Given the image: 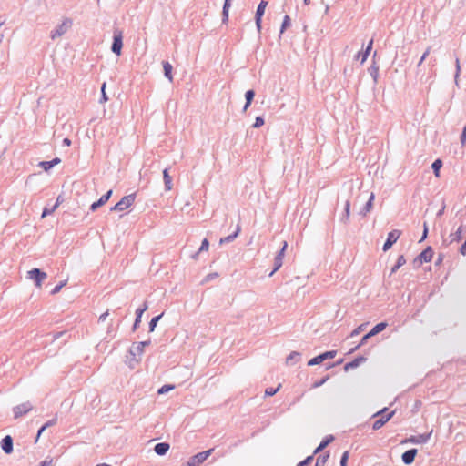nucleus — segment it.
Instances as JSON below:
<instances>
[{
	"instance_id": "obj_56",
	"label": "nucleus",
	"mask_w": 466,
	"mask_h": 466,
	"mask_svg": "<svg viewBox=\"0 0 466 466\" xmlns=\"http://www.w3.org/2000/svg\"><path fill=\"white\" fill-rule=\"evenodd\" d=\"M423 228H424V229L422 231V237L420 239V242L423 241L427 238V234H428V227H427L426 223H424Z\"/></svg>"
},
{
	"instance_id": "obj_50",
	"label": "nucleus",
	"mask_w": 466,
	"mask_h": 466,
	"mask_svg": "<svg viewBox=\"0 0 466 466\" xmlns=\"http://www.w3.org/2000/svg\"><path fill=\"white\" fill-rule=\"evenodd\" d=\"M312 459V456H309L304 461L299 462L297 466H308L311 462Z\"/></svg>"
},
{
	"instance_id": "obj_62",
	"label": "nucleus",
	"mask_w": 466,
	"mask_h": 466,
	"mask_svg": "<svg viewBox=\"0 0 466 466\" xmlns=\"http://www.w3.org/2000/svg\"><path fill=\"white\" fill-rule=\"evenodd\" d=\"M400 268V267L396 264L390 270V274H393L395 273L398 269Z\"/></svg>"
},
{
	"instance_id": "obj_46",
	"label": "nucleus",
	"mask_w": 466,
	"mask_h": 466,
	"mask_svg": "<svg viewBox=\"0 0 466 466\" xmlns=\"http://www.w3.org/2000/svg\"><path fill=\"white\" fill-rule=\"evenodd\" d=\"M175 387L173 385H169V384H167V385H164L162 386L159 390H158V394H165L167 392H168L169 390H173Z\"/></svg>"
},
{
	"instance_id": "obj_16",
	"label": "nucleus",
	"mask_w": 466,
	"mask_h": 466,
	"mask_svg": "<svg viewBox=\"0 0 466 466\" xmlns=\"http://www.w3.org/2000/svg\"><path fill=\"white\" fill-rule=\"evenodd\" d=\"M417 452L418 451L416 449H410L406 451L401 456L403 463L406 465L411 464L414 461Z\"/></svg>"
},
{
	"instance_id": "obj_28",
	"label": "nucleus",
	"mask_w": 466,
	"mask_h": 466,
	"mask_svg": "<svg viewBox=\"0 0 466 466\" xmlns=\"http://www.w3.org/2000/svg\"><path fill=\"white\" fill-rule=\"evenodd\" d=\"M387 325L388 324L386 322L378 323L377 325H375L372 328V329L370 332L371 333L372 336H375L376 334L386 329Z\"/></svg>"
},
{
	"instance_id": "obj_12",
	"label": "nucleus",
	"mask_w": 466,
	"mask_h": 466,
	"mask_svg": "<svg viewBox=\"0 0 466 466\" xmlns=\"http://www.w3.org/2000/svg\"><path fill=\"white\" fill-rule=\"evenodd\" d=\"M150 343H151L150 340H146V341H141V342H138V343L133 345L129 350V354L132 357H136V356L140 357L144 352L145 347L149 346Z\"/></svg>"
},
{
	"instance_id": "obj_49",
	"label": "nucleus",
	"mask_w": 466,
	"mask_h": 466,
	"mask_svg": "<svg viewBox=\"0 0 466 466\" xmlns=\"http://www.w3.org/2000/svg\"><path fill=\"white\" fill-rule=\"evenodd\" d=\"M348 460H349V451H345L342 454L341 459H340V466H347Z\"/></svg>"
},
{
	"instance_id": "obj_48",
	"label": "nucleus",
	"mask_w": 466,
	"mask_h": 466,
	"mask_svg": "<svg viewBox=\"0 0 466 466\" xmlns=\"http://www.w3.org/2000/svg\"><path fill=\"white\" fill-rule=\"evenodd\" d=\"M365 328V324H361L359 327H357L352 332L350 333V337L353 338L357 335H359Z\"/></svg>"
},
{
	"instance_id": "obj_1",
	"label": "nucleus",
	"mask_w": 466,
	"mask_h": 466,
	"mask_svg": "<svg viewBox=\"0 0 466 466\" xmlns=\"http://www.w3.org/2000/svg\"><path fill=\"white\" fill-rule=\"evenodd\" d=\"M73 25V20L68 17H64L61 24H59L54 30L51 31L50 37L55 40L64 35Z\"/></svg>"
},
{
	"instance_id": "obj_29",
	"label": "nucleus",
	"mask_w": 466,
	"mask_h": 466,
	"mask_svg": "<svg viewBox=\"0 0 466 466\" xmlns=\"http://www.w3.org/2000/svg\"><path fill=\"white\" fill-rule=\"evenodd\" d=\"M442 167V161L441 159H436L432 165L431 167L433 169V173L436 177H440V170Z\"/></svg>"
},
{
	"instance_id": "obj_36",
	"label": "nucleus",
	"mask_w": 466,
	"mask_h": 466,
	"mask_svg": "<svg viewBox=\"0 0 466 466\" xmlns=\"http://www.w3.org/2000/svg\"><path fill=\"white\" fill-rule=\"evenodd\" d=\"M289 25H290V17L289 15H285L282 25H281V28H280V35L283 34L284 31L286 30V28H288Z\"/></svg>"
},
{
	"instance_id": "obj_25",
	"label": "nucleus",
	"mask_w": 466,
	"mask_h": 466,
	"mask_svg": "<svg viewBox=\"0 0 466 466\" xmlns=\"http://www.w3.org/2000/svg\"><path fill=\"white\" fill-rule=\"evenodd\" d=\"M163 178H164L166 190L167 191L171 190L172 187H173L172 177L169 176L167 168L164 169V171H163Z\"/></svg>"
},
{
	"instance_id": "obj_33",
	"label": "nucleus",
	"mask_w": 466,
	"mask_h": 466,
	"mask_svg": "<svg viewBox=\"0 0 466 466\" xmlns=\"http://www.w3.org/2000/svg\"><path fill=\"white\" fill-rule=\"evenodd\" d=\"M162 316H163V313L158 315V316H157V317H154L150 320V322H149V331L150 332H153L155 330V328H156L157 322L159 321V319L162 318Z\"/></svg>"
},
{
	"instance_id": "obj_26",
	"label": "nucleus",
	"mask_w": 466,
	"mask_h": 466,
	"mask_svg": "<svg viewBox=\"0 0 466 466\" xmlns=\"http://www.w3.org/2000/svg\"><path fill=\"white\" fill-rule=\"evenodd\" d=\"M300 359V353L297 351H292L286 359V362L288 365L296 364Z\"/></svg>"
},
{
	"instance_id": "obj_61",
	"label": "nucleus",
	"mask_w": 466,
	"mask_h": 466,
	"mask_svg": "<svg viewBox=\"0 0 466 466\" xmlns=\"http://www.w3.org/2000/svg\"><path fill=\"white\" fill-rule=\"evenodd\" d=\"M45 430H46V427L43 425V426L39 429V431H38V432H37V438H39V436L44 432V431H45Z\"/></svg>"
},
{
	"instance_id": "obj_37",
	"label": "nucleus",
	"mask_w": 466,
	"mask_h": 466,
	"mask_svg": "<svg viewBox=\"0 0 466 466\" xmlns=\"http://www.w3.org/2000/svg\"><path fill=\"white\" fill-rule=\"evenodd\" d=\"M106 83H103L102 86H101V98L99 100V102L101 104L106 103V102L108 101V96L106 94Z\"/></svg>"
},
{
	"instance_id": "obj_63",
	"label": "nucleus",
	"mask_w": 466,
	"mask_h": 466,
	"mask_svg": "<svg viewBox=\"0 0 466 466\" xmlns=\"http://www.w3.org/2000/svg\"><path fill=\"white\" fill-rule=\"evenodd\" d=\"M322 450H323V449H320V445H319V446L316 448V450H315L314 453H318V452H319V451H322Z\"/></svg>"
},
{
	"instance_id": "obj_44",
	"label": "nucleus",
	"mask_w": 466,
	"mask_h": 466,
	"mask_svg": "<svg viewBox=\"0 0 466 466\" xmlns=\"http://www.w3.org/2000/svg\"><path fill=\"white\" fill-rule=\"evenodd\" d=\"M66 280L61 281L58 285H56L51 291L52 295L57 294L63 287L66 285Z\"/></svg>"
},
{
	"instance_id": "obj_17",
	"label": "nucleus",
	"mask_w": 466,
	"mask_h": 466,
	"mask_svg": "<svg viewBox=\"0 0 466 466\" xmlns=\"http://www.w3.org/2000/svg\"><path fill=\"white\" fill-rule=\"evenodd\" d=\"M148 306L147 302H144L142 307L136 310V319L133 325V330H136L141 322L143 313L147 309Z\"/></svg>"
},
{
	"instance_id": "obj_8",
	"label": "nucleus",
	"mask_w": 466,
	"mask_h": 466,
	"mask_svg": "<svg viewBox=\"0 0 466 466\" xmlns=\"http://www.w3.org/2000/svg\"><path fill=\"white\" fill-rule=\"evenodd\" d=\"M287 247H288V244L286 241H284L282 248L278 252V254L276 255V257L274 258V268L269 274L270 277L277 270H279L281 268V266L283 264L284 254H285Z\"/></svg>"
},
{
	"instance_id": "obj_6",
	"label": "nucleus",
	"mask_w": 466,
	"mask_h": 466,
	"mask_svg": "<svg viewBox=\"0 0 466 466\" xmlns=\"http://www.w3.org/2000/svg\"><path fill=\"white\" fill-rule=\"evenodd\" d=\"M386 410H387V408H384L380 411L377 412L374 415V416H380V418L374 421L373 426H372L373 430L380 429L387 421H389L392 418L394 411H391L388 414H384Z\"/></svg>"
},
{
	"instance_id": "obj_24",
	"label": "nucleus",
	"mask_w": 466,
	"mask_h": 466,
	"mask_svg": "<svg viewBox=\"0 0 466 466\" xmlns=\"http://www.w3.org/2000/svg\"><path fill=\"white\" fill-rule=\"evenodd\" d=\"M254 96H255V92L252 89L248 90L245 93L246 103H245L244 107H243V111L244 112L247 111V109L250 106Z\"/></svg>"
},
{
	"instance_id": "obj_38",
	"label": "nucleus",
	"mask_w": 466,
	"mask_h": 466,
	"mask_svg": "<svg viewBox=\"0 0 466 466\" xmlns=\"http://www.w3.org/2000/svg\"><path fill=\"white\" fill-rule=\"evenodd\" d=\"M455 67H456V71H455L454 80H455V84L458 85V78L461 74V65H460L459 58L455 59Z\"/></svg>"
},
{
	"instance_id": "obj_3",
	"label": "nucleus",
	"mask_w": 466,
	"mask_h": 466,
	"mask_svg": "<svg viewBox=\"0 0 466 466\" xmlns=\"http://www.w3.org/2000/svg\"><path fill=\"white\" fill-rule=\"evenodd\" d=\"M136 194H130L123 197L114 207L111 208L112 211H123L128 208L134 202Z\"/></svg>"
},
{
	"instance_id": "obj_11",
	"label": "nucleus",
	"mask_w": 466,
	"mask_h": 466,
	"mask_svg": "<svg viewBox=\"0 0 466 466\" xmlns=\"http://www.w3.org/2000/svg\"><path fill=\"white\" fill-rule=\"evenodd\" d=\"M267 5H268V2L265 0H262L259 3V5L257 8V11H256L255 20H256V25H257L258 32H260V30H261V19L265 13V9H266Z\"/></svg>"
},
{
	"instance_id": "obj_23",
	"label": "nucleus",
	"mask_w": 466,
	"mask_h": 466,
	"mask_svg": "<svg viewBox=\"0 0 466 466\" xmlns=\"http://www.w3.org/2000/svg\"><path fill=\"white\" fill-rule=\"evenodd\" d=\"M239 232H240V226L238 225L236 231L233 234L220 238L219 244L222 245V244L232 242L238 236Z\"/></svg>"
},
{
	"instance_id": "obj_52",
	"label": "nucleus",
	"mask_w": 466,
	"mask_h": 466,
	"mask_svg": "<svg viewBox=\"0 0 466 466\" xmlns=\"http://www.w3.org/2000/svg\"><path fill=\"white\" fill-rule=\"evenodd\" d=\"M461 143L462 146L466 144V125L464 126L462 133L461 135Z\"/></svg>"
},
{
	"instance_id": "obj_10",
	"label": "nucleus",
	"mask_w": 466,
	"mask_h": 466,
	"mask_svg": "<svg viewBox=\"0 0 466 466\" xmlns=\"http://www.w3.org/2000/svg\"><path fill=\"white\" fill-rule=\"evenodd\" d=\"M401 232L398 229H394L388 234V238L383 245V251L389 250L392 245L398 240Z\"/></svg>"
},
{
	"instance_id": "obj_45",
	"label": "nucleus",
	"mask_w": 466,
	"mask_h": 466,
	"mask_svg": "<svg viewBox=\"0 0 466 466\" xmlns=\"http://www.w3.org/2000/svg\"><path fill=\"white\" fill-rule=\"evenodd\" d=\"M280 387H281V385L279 384L276 389H273V388L266 389L265 395L266 396H273V395H275L279 390Z\"/></svg>"
},
{
	"instance_id": "obj_55",
	"label": "nucleus",
	"mask_w": 466,
	"mask_h": 466,
	"mask_svg": "<svg viewBox=\"0 0 466 466\" xmlns=\"http://www.w3.org/2000/svg\"><path fill=\"white\" fill-rule=\"evenodd\" d=\"M38 466H53V460L52 459H46Z\"/></svg>"
},
{
	"instance_id": "obj_54",
	"label": "nucleus",
	"mask_w": 466,
	"mask_h": 466,
	"mask_svg": "<svg viewBox=\"0 0 466 466\" xmlns=\"http://www.w3.org/2000/svg\"><path fill=\"white\" fill-rule=\"evenodd\" d=\"M328 379H329V377L327 376V377L323 378L321 380L316 381L313 384V388L320 387L321 385H323L328 380Z\"/></svg>"
},
{
	"instance_id": "obj_47",
	"label": "nucleus",
	"mask_w": 466,
	"mask_h": 466,
	"mask_svg": "<svg viewBox=\"0 0 466 466\" xmlns=\"http://www.w3.org/2000/svg\"><path fill=\"white\" fill-rule=\"evenodd\" d=\"M265 121L262 116H257L253 124V127L258 128L264 125Z\"/></svg>"
},
{
	"instance_id": "obj_59",
	"label": "nucleus",
	"mask_w": 466,
	"mask_h": 466,
	"mask_svg": "<svg viewBox=\"0 0 466 466\" xmlns=\"http://www.w3.org/2000/svg\"><path fill=\"white\" fill-rule=\"evenodd\" d=\"M108 311H106L105 313H103L102 315H100L99 317V321H105L106 317L108 316Z\"/></svg>"
},
{
	"instance_id": "obj_15",
	"label": "nucleus",
	"mask_w": 466,
	"mask_h": 466,
	"mask_svg": "<svg viewBox=\"0 0 466 466\" xmlns=\"http://www.w3.org/2000/svg\"><path fill=\"white\" fill-rule=\"evenodd\" d=\"M1 448L6 454L13 452V439L10 435H6L1 441Z\"/></svg>"
},
{
	"instance_id": "obj_2",
	"label": "nucleus",
	"mask_w": 466,
	"mask_h": 466,
	"mask_svg": "<svg viewBox=\"0 0 466 466\" xmlns=\"http://www.w3.org/2000/svg\"><path fill=\"white\" fill-rule=\"evenodd\" d=\"M123 47V32L119 28H115L113 31V43L111 50L116 55L119 56Z\"/></svg>"
},
{
	"instance_id": "obj_53",
	"label": "nucleus",
	"mask_w": 466,
	"mask_h": 466,
	"mask_svg": "<svg viewBox=\"0 0 466 466\" xmlns=\"http://www.w3.org/2000/svg\"><path fill=\"white\" fill-rule=\"evenodd\" d=\"M405 263H406V259H405L404 256H403V255H400V256L398 258V260H397L396 264L400 268V267H402Z\"/></svg>"
},
{
	"instance_id": "obj_20",
	"label": "nucleus",
	"mask_w": 466,
	"mask_h": 466,
	"mask_svg": "<svg viewBox=\"0 0 466 466\" xmlns=\"http://www.w3.org/2000/svg\"><path fill=\"white\" fill-rule=\"evenodd\" d=\"M169 450V444L166 442H160L155 445L154 451L157 455H165Z\"/></svg>"
},
{
	"instance_id": "obj_39",
	"label": "nucleus",
	"mask_w": 466,
	"mask_h": 466,
	"mask_svg": "<svg viewBox=\"0 0 466 466\" xmlns=\"http://www.w3.org/2000/svg\"><path fill=\"white\" fill-rule=\"evenodd\" d=\"M372 44H373V40H370V43H369V45H368V46H367V48H366V50H365V52H364V53H362V60H361V63H364V62L367 60L368 56H369V54H370V50H371V48H372Z\"/></svg>"
},
{
	"instance_id": "obj_13",
	"label": "nucleus",
	"mask_w": 466,
	"mask_h": 466,
	"mask_svg": "<svg viewBox=\"0 0 466 466\" xmlns=\"http://www.w3.org/2000/svg\"><path fill=\"white\" fill-rule=\"evenodd\" d=\"M432 256L433 250L431 247H428L417 257L414 261H419L420 264H422L423 262H430L432 259Z\"/></svg>"
},
{
	"instance_id": "obj_7",
	"label": "nucleus",
	"mask_w": 466,
	"mask_h": 466,
	"mask_svg": "<svg viewBox=\"0 0 466 466\" xmlns=\"http://www.w3.org/2000/svg\"><path fill=\"white\" fill-rule=\"evenodd\" d=\"M32 410H33V405L31 402H29V401L24 402L22 404H19V405L14 407V409H13L14 417H15V419H18V418L22 417L23 415L28 413Z\"/></svg>"
},
{
	"instance_id": "obj_4",
	"label": "nucleus",
	"mask_w": 466,
	"mask_h": 466,
	"mask_svg": "<svg viewBox=\"0 0 466 466\" xmlns=\"http://www.w3.org/2000/svg\"><path fill=\"white\" fill-rule=\"evenodd\" d=\"M213 451H214V448H211L208 451L198 452V454L192 456L187 462L188 466L200 465L212 454Z\"/></svg>"
},
{
	"instance_id": "obj_41",
	"label": "nucleus",
	"mask_w": 466,
	"mask_h": 466,
	"mask_svg": "<svg viewBox=\"0 0 466 466\" xmlns=\"http://www.w3.org/2000/svg\"><path fill=\"white\" fill-rule=\"evenodd\" d=\"M218 277V274L217 272H214V273H209L208 274L204 279L201 281L202 284H205V283H208L215 279H217Z\"/></svg>"
},
{
	"instance_id": "obj_30",
	"label": "nucleus",
	"mask_w": 466,
	"mask_h": 466,
	"mask_svg": "<svg viewBox=\"0 0 466 466\" xmlns=\"http://www.w3.org/2000/svg\"><path fill=\"white\" fill-rule=\"evenodd\" d=\"M369 73L372 77L374 83L376 84L378 82L379 77V67L375 65L370 66V67L369 68Z\"/></svg>"
},
{
	"instance_id": "obj_40",
	"label": "nucleus",
	"mask_w": 466,
	"mask_h": 466,
	"mask_svg": "<svg viewBox=\"0 0 466 466\" xmlns=\"http://www.w3.org/2000/svg\"><path fill=\"white\" fill-rule=\"evenodd\" d=\"M329 454L318 457L315 466H324L325 463L327 462Z\"/></svg>"
},
{
	"instance_id": "obj_57",
	"label": "nucleus",
	"mask_w": 466,
	"mask_h": 466,
	"mask_svg": "<svg viewBox=\"0 0 466 466\" xmlns=\"http://www.w3.org/2000/svg\"><path fill=\"white\" fill-rule=\"evenodd\" d=\"M431 46H428L425 50V52L423 53V55L421 56L422 57V60H425L427 58V56L430 55L431 53Z\"/></svg>"
},
{
	"instance_id": "obj_51",
	"label": "nucleus",
	"mask_w": 466,
	"mask_h": 466,
	"mask_svg": "<svg viewBox=\"0 0 466 466\" xmlns=\"http://www.w3.org/2000/svg\"><path fill=\"white\" fill-rule=\"evenodd\" d=\"M57 421V416L56 415L55 418H53L52 420H48L47 422H46L44 424V426L46 427V429L51 427V426H54Z\"/></svg>"
},
{
	"instance_id": "obj_31",
	"label": "nucleus",
	"mask_w": 466,
	"mask_h": 466,
	"mask_svg": "<svg viewBox=\"0 0 466 466\" xmlns=\"http://www.w3.org/2000/svg\"><path fill=\"white\" fill-rule=\"evenodd\" d=\"M106 203V200L103 197H101L97 201L94 202L90 206V210L96 211L98 208L104 206Z\"/></svg>"
},
{
	"instance_id": "obj_32",
	"label": "nucleus",
	"mask_w": 466,
	"mask_h": 466,
	"mask_svg": "<svg viewBox=\"0 0 466 466\" xmlns=\"http://www.w3.org/2000/svg\"><path fill=\"white\" fill-rule=\"evenodd\" d=\"M208 248H209V243H208V240L207 238H204L202 243H201V246L199 248V250L198 253H196L195 255L192 256L193 258H196L199 252H203V251H208Z\"/></svg>"
},
{
	"instance_id": "obj_64",
	"label": "nucleus",
	"mask_w": 466,
	"mask_h": 466,
	"mask_svg": "<svg viewBox=\"0 0 466 466\" xmlns=\"http://www.w3.org/2000/svg\"><path fill=\"white\" fill-rule=\"evenodd\" d=\"M424 61H425V60H422V57H420V61H419V62H418V64H417V66H418V67H419V66H421V64H422Z\"/></svg>"
},
{
	"instance_id": "obj_21",
	"label": "nucleus",
	"mask_w": 466,
	"mask_h": 466,
	"mask_svg": "<svg viewBox=\"0 0 466 466\" xmlns=\"http://www.w3.org/2000/svg\"><path fill=\"white\" fill-rule=\"evenodd\" d=\"M350 201L349 199L345 202V208H344V214L340 218V220L344 224H348L350 222Z\"/></svg>"
},
{
	"instance_id": "obj_5",
	"label": "nucleus",
	"mask_w": 466,
	"mask_h": 466,
	"mask_svg": "<svg viewBox=\"0 0 466 466\" xmlns=\"http://www.w3.org/2000/svg\"><path fill=\"white\" fill-rule=\"evenodd\" d=\"M46 277V273L41 271L39 268H33L27 272V279L34 280L37 288H41Z\"/></svg>"
},
{
	"instance_id": "obj_14",
	"label": "nucleus",
	"mask_w": 466,
	"mask_h": 466,
	"mask_svg": "<svg viewBox=\"0 0 466 466\" xmlns=\"http://www.w3.org/2000/svg\"><path fill=\"white\" fill-rule=\"evenodd\" d=\"M431 435V432H430L428 434H420L417 436H411L410 438L403 441L402 443H406V442H411L414 444L426 443L429 441Z\"/></svg>"
},
{
	"instance_id": "obj_60",
	"label": "nucleus",
	"mask_w": 466,
	"mask_h": 466,
	"mask_svg": "<svg viewBox=\"0 0 466 466\" xmlns=\"http://www.w3.org/2000/svg\"><path fill=\"white\" fill-rule=\"evenodd\" d=\"M63 144L65 146H70L71 145V140L67 137H66L64 140H63Z\"/></svg>"
},
{
	"instance_id": "obj_34",
	"label": "nucleus",
	"mask_w": 466,
	"mask_h": 466,
	"mask_svg": "<svg viewBox=\"0 0 466 466\" xmlns=\"http://www.w3.org/2000/svg\"><path fill=\"white\" fill-rule=\"evenodd\" d=\"M57 200H59V198ZM58 205H59V202L56 201V203L53 206L52 208H45L41 217L46 218V216L52 214L57 208Z\"/></svg>"
},
{
	"instance_id": "obj_27",
	"label": "nucleus",
	"mask_w": 466,
	"mask_h": 466,
	"mask_svg": "<svg viewBox=\"0 0 466 466\" xmlns=\"http://www.w3.org/2000/svg\"><path fill=\"white\" fill-rule=\"evenodd\" d=\"M366 359L364 357H359L356 358L351 362H349L345 365L344 369L345 370H348L350 369L357 368L361 362L365 361Z\"/></svg>"
},
{
	"instance_id": "obj_18",
	"label": "nucleus",
	"mask_w": 466,
	"mask_h": 466,
	"mask_svg": "<svg viewBox=\"0 0 466 466\" xmlns=\"http://www.w3.org/2000/svg\"><path fill=\"white\" fill-rule=\"evenodd\" d=\"M374 198H375L374 193H371L369 197V199H368L366 205L360 211V215H361L362 217H365L372 209Z\"/></svg>"
},
{
	"instance_id": "obj_9",
	"label": "nucleus",
	"mask_w": 466,
	"mask_h": 466,
	"mask_svg": "<svg viewBox=\"0 0 466 466\" xmlns=\"http://www.w3.org/2000/svg\"><path fill=\"white\" fill-rule=\"evenodd\" d=\"M336 354H337V351H335V350L326 351V352L319 354V356L311 359L308 362V365L313 366V365L320 364L328 359H333L336 356Z\"/></svg>"
},
{
	"instance_id": "obj_35",
	"label": "nucleus",
	"mask_w": 466,
	"mask_h": 466,
	"mask_svg": "<svg viewBox=\"0 0 466 466\" xmlns=\"http://www.w3.org/2000/svg\"><path fill=\"white\" fill-rule=\"evenodd\" d=\"M462 227H459L457 231L451 235V241H460L461 239Z\"/></svg>"
},
{
	"instance_id": "obj_43",
	"label": "nucleus",
	"mask_w": 466,
	"mask_h": 466,
	"mask_svg": "<svg viewBox=\"0 0 466 466\" xmlns=\"http://www.w3.org/2000/svg\"><path fill=\"white\" fill-rule=\"evenodd\" d=\"M371 337H373V336L371 335V333H370V332H369V333H367L365 336H363V338L361 339V340H360V342L359 343V345H357V346L352 350V351H353V350H357V349H359L360 347L363 346V345L367 342V340H368L370 338H371Z\"/></svg>"
},
{
	"instance_id": "obj_58",
	"label": "nucleus",
	"mask_w": 466,
	"mask_h": 466,
	"mask_svg": "<svg viewBox=\"0 0 466 466\" xmlns=\"http://www.w3.org/2000/svg\"><path fill=\"white\" fill-rule=\"evenodd\" d=\"M112 196V190H108L105 195L102 197L106 200V202L109 200L110 197Z\"/></svg>"
},
{
	"instance_id": "obj_42",
	"label": "nucleus",
	"mask_w": 466,
	"mask_h": 466,
	"mask_svg": "<svg viewBox=\"0 0 466 466\" xmlns=\"http://www.w3.org/2000/svg\"><path fill=\"white\" fill-rule=\"evenodd\" d=\"M334 440V437L332 435L327 436L321 442H320V449L326 448L332 441Z\"/></svg>"
},
{
	"instance_id": "obj_22",
	"label": "nucleus",
	"mask_w": 466,
	"mask_h": 466,
	"mask_svg": "<svg viewBox=\"0 0 466 466\" xmlns=\"http://www.w3.org/2000/svg\"><path fill=\"white\" fill-rule=\"evenodd\" d=\"M163 69H164L165 76L169 80V82H173V75H172L173 66H172V65L167 61H164L163 62Z\"/></svg>"
},
{
	"instance_id": "obj_19",
	"label": "nucleus",
	"mask_w": 466,
	"mask_h": 466,
	"mask_svg": "<svg viewBox=\"0 0 466 466\" xmlns=\"http://www.w3.org/2000/svg\"><path fill=\"white\" fill-rule=\"evenodd\" d=\"M61 162V159L58 157L54 158L51 161H42L39 163V166L43 167L45 171H48L52 167H54L56 165L59 164Z\"/></svg>"
}]
</instances>
